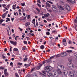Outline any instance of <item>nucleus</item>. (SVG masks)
I'll use <instances>...</instances> for the list:
<instances>
[{
  "instance_id": "obj_1",
  "label": "nucleus",
  "mask_w": 77,
  "mask_h": 77,
  "mask_svg": "<svg viewBox=\"0 0 77 77\" xmlns=\"http://www.w3.org/2000/svg\"><path fill=\"white\" fill-rule=\"evenodd\" d=\"M53 73V76L54 77H58L59 74H62V72L59 69H57V70H54Z\"/></svg>"
},
{
  "instance_id": "obj_2",
  "label": "nucleus",
  "mask_w": 77,
  "mask_h": 77,
  "mask_svg": "<svg viewBox=\"0 0 77 77\" xmlns=\"http://www.w3.org/2000/svg\"><path fill=\"white\" fill-rule=\"evenodd\" d=\"M52 69V67L50 66H47L45 68V72H47L49 71H51Z\"/></svg>"
},
{
  "instance_id": "obj_3",
  "label": "nucleus",
  "mask_w": 77,
  "mask_h": 77,
  "mask_svg": "<svg viewBox=\"0 0 77 77\" xmlns=\"http://www.w3.org/2000/svg\"><path fill=\"white\" fill-rule=\"evenodd\" d=\"M69 68H71V66L72 67V68H74V65L72 64L71 63H68L67 64Z\"/></svg>"
},
{
  "instance_id": "obj_4",
  "label": "nucleus",
  "mask_w": 77,
  "mask_h": 77,
  "mask_svg": "<svg viewBox=\"0 0 77 77\" xmlns=\"http://www.w3.org/2000/svg\"><path fill=\"white\" fill-rule=\"evenodd\" d=\"M4 74L5 76H7L9 75V73L7 72V69H4Z\"/></svg>"
},
{
  "instance_id": "obj_5",
  "label": "nucleus",
  "mask_w": 77,
  "mask_h": 77,
  "mask_svg": "<svg viewBox=\"0 0 77 77\" xmlns=\"http://www.w3.org/2000/svg\"><path fill=\"white\" fill-rule=\"evenodd\" d=\"M47 75L49 77H51L52 76H53V74L51 72H48L47 73Z\"/></svg>"
},
{
  "instance_id": "obj_6",
  "label": "nucleus",
  "mask_w": 77,
  "mask_h": 77,
  "mask_svg": "<svg viewBox=\"0 0 77 77\" xmlns=\"http://www.w3.org/2000/svg\"><path fill=\"white\" fill-rule=\"evenodd\" d=\"M65 7L66 8L67 10L68 11H70V6H69L68 5H65Z\"/></svg>"
},
{
  "instance_id": "obj_7",
  "label": "nucleus",
  "mask_w": 77,
  "mask_h": 77,
  "mask_svg": "<svg viewBox=\"0 0 77 77\" xmlns=\"http://www.w3.org/2000/svg\"><path fill=\"white\" fill-rule=\"evenodd\" d=\"M69 75L70 77H74V73H73L71 71H69Z\"/></svg>"
},
{
  "instance_id": "obj_8",
  "label": "nucleus",
  "mask_w": 77,
  "mask_h": 77,
  "mask_svg": "<svg viewBox=\"0 0 77 77\" xmlns=\"http://www.w3.org/2000/svg\"><path fill=\"white\" fill-rule=\"evenodd\" d=\"M66 55H67L66 53V52H64L61 54V57H64V56H66Z\"/></svg>"
},
{
  "instance_id": "obj_9",
  "label": "nucleus",
  "mask_w": 77,
  "mask_h": 77,
  "mask_svg": "<svg viewBox=\"0 0 77 77\" xmlns=\"http://www.w3.org/2000/svg\"><path fill=\"white\" fill-rule=\"evenodd\" d=\"M63 44L64 46L66 45V41L65 39H63Z\"/></svg>"
},
{
  "instance_id": "obj_10",
  "label": "nucleus",
  "mask_w": 77,
  "mask_h": 77,
  "mask_svg": "<svg viewBox=\"0 0 77 77\" xmlns=\"http://www.w3.org/2000/svg\"><path fill=\"white\" fill-rule=\"evenodd\" d=\"M52 8L53 10L54 11V12H56V11H57V9H56V7L54 5H52Z\"/></svg>"
},
{
  "instance_id": "obj_11",
  "label": "nucleus",
  "mask_w": 77,
  "mask_h": 77,
  "mask_svg": "<svg viewBox=\"0 0 77 77\" xmlns=\"http://www.w3.org/2000/svg\"><path fill=\"white\" fill-rule=\"evenodd\" d=\"M10 42L11 43V44H13V45H15L17 43V42H14L13 41H10Z\"/></svg>"
},
{
  "instance_id": "obj_12",
  "label": "nucleus",
  "mask_w": 77,
  "mask_h": 77,
  "mask_svg": "<svg viewBox=\"0 0 77 77\" xmlns=\"http://www.w3.org/2000/svg\"><path fill=\"white\" fill-rule=\"evenodd\" d=\"M63 72L65 75H67L68 74V72L66 70L63 71Z\"/></svg>"
},
{
  "instance_id": "obj_13",
  "label": "nucleus",
  "mask_w": 77,
  "mask_h": 77,
  "mask_svg": "<svg viewBox=\"0 0 77 77\" xmlns=\"http://www.w3.org/2000/svg\"><path fill=\"white\" fill-rule=\"evenodd\" d=\"M60 67L61 70H63V69H64V66H62V65L61 66L60 65H59L58 66V67Z\"/></svg>"
},
{
  "instance_id": "obj_14",
  "label": "nucleus",
  "mask_w": 77,
  "mask_h": 77,
  "mask_svg": "<svg viewBox=\"0 0 77 77\" xmlns=\"http://www.w3.org/2000/svg\"><path fill=\"white\" fill-rule=\"evenodd\" d=\"M42 66V64H39L38 66H37L36 68L37 69H39Z\"/></svg>"
},
{
  "instance_id": "obj_15",
  "label": "nucleus",
  "mask_w": 77,
  "mask_h": 77,
  "mask_svg": "<svg viewBox=\"0 0 77 77\" xmlns=\"http://www.w3.org/2000/svg\"><path fill=\"white\" fill-rule=\"evenodd\" d=\"M46 8H50V4L48 3V2L46 3Z\"/></svg>"
},
{
  "instance_id": "obj_16",
  "label": "nucleus",
  "mask_w": 77,
  "mask_h": 77,
  "mask_svg": "<svg viewBox=\"0 0 77 77\" xmlns=\"http://www.w3.org/2000/svg\"><path fill=\"white\" fill-rule=\"evenodd\" d=\"M66 52H67L69 54V53H72V51L71 50H68L66 51Z\"/></svg>"
},
{
  "instance_id": "obj_17",
  "label": "nucleus",
  "mask_w": 77,
  "mask_h": 77,
  "mask_svg": "<svg viewBox=\"0 0 77 77\" xmlns=\"http://www.w3.org/2000/svg\"><path fill=\"white\" fill-rule=\"evenodd\" d=\"M49 15H50V14H49V13H47V14H44V17H46L47 18H48V16H49Z\"/></svg>"
},
{
  "instance_id": "obj_18",
  "label": "nucleus",
  "mask_w": 77,
  "mask_h": 77,
  "mask_svg": "<svg viewBox=\"0 0 77 77\" xmlns=\"http://www.w3.org/2000/svg\"><path fill=\"white\" fill-rule=\"evenodd\" d=\"M27 60V55H26L25 56V58L23 60L24 62H26V61Z\"/></svg>"
},
{
  "instance_id": "obj_19",
  "label": "nucleus",
  "mask_w": 77,
  "mask_h": 77,
  "mask_svg": "<svg viewBox=\"0 0 77 77\" xmlns=\"http://www.w3.org/2000/svg\"><path fill=\"white\" fill-rule=\"evenodd\" d=\"M6 14H5L4 13V14H3L2 16V18H3V19H4V18H5L6 17Z\"/></svg>"
},
{
  "instance_id": "obj_20",
  "label": "nucleus",
  "mask_w": 77,
  "mask_h": 77,
  "mask_svg": "<svg viewBox=\"0 0 77 77\" xmlns=\"http://www.w3.org/2000/svg\"><path fill=\"white\" fill-rule=\"evenodd\" d=\"M30 25V23L29 22H27L26 23L25 25V26H26V27H27L28 26H29Z\"/></svg>"
},
{
  "instance_id": "obj_21",
  "label": "nucleus",
  "mask_w": 77,
  "mask_h": 77,
  "mask_svg": "<svg viewBox=\"0 0 77 77\" xmlns=\"http://www.w3.org/2000/svg\"><path fill=\"white\" fill-rule=\"evenodd\" d=\"M70 2L71 3H75V0H70Z\"/></svg>"
},
{
  "instance_id": "obj_22",
  "label": "nucleus",
  "mask_w": 77,
  "mask_h": 77,
  "mask_svg": "<svg viewBox=\"0 0 77 77\" xmlns=\"http://www.w3.org/2000/svg\"><path fill=\"white\" fill-rule=\"evenodd\" d=\"M40 48L41 49H44L45 48L44 46L43 45H42L40 47Z\"/></svg>"
},
{
  "instance_id": "obj_23",
  "label": "nucleus",
  "mask_w": 77,
  "mask_h": 77,
  "mask_svg": "<svg viewBox=\"0 0 77 77\" xmlns=\"http://www.w3.org/2000/svg\"><path fill=\"white\" fill-rule=\"evenodd\" d=\"M18 50L17 48H14L13 49V51H18Z\"/></svg>"
},
{
  "instance_id": "obj_24",
  "label": "nucleus",
  "mask_w": 77,
  "mask_h": 77,
  "mask_svg": "<svg viewBox=\"0 0 77 77\" xmlns=\"http://www.w3.org/2000/svg\"><path fill=\"white\" fill-rule=\"evenodd\" d=\"M32 21H33L34 23L33 22H32V23L34 24V25H35V19H34L32 20Z\"/></svg>"
},
{
  "instance_id": "obj_25",
  "label": "nucleus",
  "mask_w": 77,
  "mask_h": 77,
  "mask_svg": "<svg viewBox=\"0 0 77 77\" xmlns=\"http://www.w3.org/2000/svg\"><path fill=\"white\" fill-rule=\"evenodd\" d=\"M0 69H5V67L3 66H1L0 67Z\"/></svg>"
},
{
  "instance_id": "obj_26",
  "label": "nucleus",
  "mask_w": 77,
  "mask_h": 77,
  "mask_svg": "<svg viewBox=\"0 0 77 77\" xmlns=\"http://www.w3.org/2000/svg\"><path fill=\"white\" fill-rule=\"evenodd\" d=\"M15 77H19V75L17 73H16L15 74Z\"/></svg>"
},
{
  "instance_id": "obj_27",
  "label": "nucleus",
  "mask_w": 77,
  "mask_h": 77,
  "mask_svg": "<svg viewBox=\"0 0 77 77\" xmlns=\"http://www.w3.org/2000/svg\"><path fill=\"white\" fill-rule=\"evenodd\" d=\"M4 21L3 20V19H1V20H0V24H1L2 23H3V22Z\"/></svg>"
},
{
  "instance_id": "obj_28",
  "label": "nucleus",
  "mask_w": 77,
  "mask_h": 77,
  "mask_svg": "<svg viewBox=\"0 0 77 77\" xmlns=\"http://www.w3.org/2000/svg\"><path fill=\"white\" fill-rule=\"evenodd\" d=\"M18 65H20V66H21V65H23V63H18Z\"/></svg>"
},
{
  "instance_id": "obj_29",
  "label": "nucleus",
  "mask_w": 77,
  "mask_h": 77,
  "mask_svg": "<svg viewBox=\"0 0 77 77\" xmlns=\"http://www.w3.org/2000/svg\"><path fill=\"white\" fill-rule=\"evenodd\" d=\"M10 65L11 66H12V67H13V63L11 62L10 63Z\"/></svg>"
},
{
  "instance_id": "obj_30",
  "label": "nucleus",
  "mask_w": 77,
  "mask_h": 77,
  "mask_svg": "<svg viewBox=\"0 0 77 77\" xmlns=\"http://www.w3.org/2000/svg\"><path fill=\"white\" fill-rule=\"evenodd\" d=\"M23 43L24 44H27V42H26V41H23Z\"/></svg>"
},
{
  "instance_id": "obj_31",
  "label": "nucleus",
  "mask_w": 77,
  "mask_h": 77,
  "mask_svg": "<svg viewBox=\"0 0 77 77\" xmlns=\"http://www.w3.org/2000/svg\"><path fill=\"white\" fill-rule=\"evenodd\" d=\"M47 2H48V3H51V4H53V2H51V1H47Z\"/></svg>"
},
{
  "instance_id": "obj_32",
  "label": "nucleus",
  "mask_w": 77,
  "mask_h": 77,
  "mask_svg": "<svg viewBox=\"0 0 77 77\" xmlns=\"http://www.w3.org/2000/svg\"><path fill=\"white\" fill-rule=\"evenodd\" d=\"M46 33L47 35H50V32H46Z\"/></svg>"
},
{
  "instance_id": "obj_33",
  "label": "nucleus",
  "mask_w": 77,
  "mask_h": 77,
  "mask_svg": "<svg viewBox=\"0 0 77 77\" xmlns=\"http://www.w3.org/2000/svg\"><path fill=\"white\" fill-rule=\"evenodd\" d=\"M30 15H28L27 16V19H30Z\"/></svg>"
},
{
  "instance_id": "obj_34",
  "label": "nucleus",
  "mask_w": 77,
  "mask_h": 77,
  "mask_svg": "<svg viewBox=\"0 0 77 77\" xmlns=\"http://www.w3.org/2000/svg\"><path fill=\"white\" fill-rule=\"evenodd\" d=\"M21 5L22 6H25V2L22 4Z\"/></svg>"
},
{
  "instance_id": "obj_35",
  "label": "nucleus",
  "mask_w": 77,
  "mask_h": 77,
  "mask_svg": "<svg viewBox=\"0 0 77 77\" xmlns=\"http://www.w3.org/2000/svg\"><path fill=\"white\" fill-rule=\"evenodd\" d=\"M51 61V60H47V63H49V62H50Z\"/></svg>"
},
{
  "instance_id": "obj_36",
  "label": "nucleus",
  "mask_w": 77,
  "mask_h": 77,
  "mask_svg": "<svg viewBox=\"0 0 77 77\" xmlns=\"http://www.w3.org/2000/svg\"><path fill=\"white\" fill-rule=\"evenodd\" d=\"M22 11L23 12H24V8L23 7L22 8Z\"/></svg>"
},
{
  "instance_id": "obj_37",
  "label": "nucleus",
  "mask_w": 77,
  "mask_h": 77,
  "mask_svg": "<svg viewBox=\"0 0 77 77\" xmlns=\"http://www.w3.org/2000/svg\"><path fill=\"white\" fill-rule=\"evenodd\" d=\"M7 32H8V36H10V34H9V30H7Z\"/></svg>"
},
{
  "instance_id": "obj_38",
  "label": "nucleus",
  "mask_w": 77,
  "mask_h": 77,
  "mask_svg": "<svg viewBox=\"0 0 77 77\" xmlns=\"http://www.w3.org/2000/svg\"><path fill=\"white\" fill-rule=\"evenodd\" d=\"M75 59H76V60H77V54L75 56Z\"/></svg>"
},
{
  "instance_id": "obj_39",
  "label": "nucleus",
  "mask_w": 77,
  "mask_h": 77,
  "mask_svg": "<svg viewBox=\"0 0 77 77\" xmlns=\"http://www.w3.org/2000/svg\"><path fill=\"white\" fill-rule=\"evenodd\" d=\"M47 10L49 12H51V10L49 9L48 8H47Z\"/></svg>"
},
{
  "instance_id": "obj_40",
  "label": "nucleus",
  "mask_w": 77,
  "mask_h": 77,
  "mask_svg": "<svg viewBox=\"0 0 77 77\" xmlns=\"http://www.w3.org/2000/svg\"><path fill=\"white\" fill-rule=\"evenodd\" d=\"M36 9L38 12H40V10H39V9H38V8H36Z\"/></svg>"
},
{
  "instance_id": "obj_41",
  "label": "nucleus",
  "mask_w": 77,
  "mask_h": 77,
  "mask_svg": "<svg viewBox=\"0 0 77 77\" xmlns=\"http://www.w3.org/2000/svg\"><path fill=\"white\" fill-rule=\"evenodd\" d=\"M47 20L48 21H50L51 20L50 19L48 18L47 19Z\"/></svg>"
},
{
  "instance_id": "obj_42",
  "label": "nucleus",
  "mask_w": 77,
  "mask_h": 77,
  "mask_svg": "<svg viewBox=\"0 0 77 77\" xmlns=\"http://www.w3.org/2000/svg\"><path fill=\"white\" fill-rule=\"evenodd\" d=\"M2 57L3 59H5V55H2Z\"/></svg>"
},
{
  "instance_id": "obj_43",
  "label": "nucleus",
  "mask_w": 77,
  "mask_h": 77,
  "mask_svg": "<svg viewBox=\"0 0 77 77\" xmlns=\"http://www.w3.org/2000/svg\"><path fill=\"white\" fill-rule=\"evenodd\" d=\"M2 6L3 8H5V7H6V5L5 4H3Z\"/></svg>"
},
{
  "instance_id": "obj_44",
  "label": "nucleus",
  "mask_w": 77,
  "mask_h": 77,
  "mask_svg": "<svg viewBox=\"0 0 77 77\" xmlns=\"http://www.w3.org/2000/svg\"><path fill=\"white\" fill-rule=\"evenodd\" d=\"M6 19V20H7L9 21H10V18H7Z\"/></svg>"
},
{
  "instance_id": "obj_45",
  "label": "nucleus",
  "mask_w": 77,
  "mask_h": 77,
  "mask_svg": "<svg viewBox=\"0 0 77 77\" xmlns=\"http://www.w3.org/2000/svg\"><path fill=\"white\" fill-rule=\"evenodd\" d=\"M37 2H38L39 3H41V1H40V0H38Z\"/></svg>"
},
{
  "instance_id": "obj_46",
  "label": "nucleus",
  "mask_w": 77,
  "mask_h": 77,
  "mask_svg": "<svg viewBox=\"0 0 77 77\" xmlns=\"http://www.w3.org/2000/svg\"><path fill=\"white\" fill-rule=\"evenodd\" d=\"M43 65H44V64H45V61H43Z\"/></svg>"
},
{
  "instance_id": "obj_47",
  "label": "nucleus",
  "mask_w": 77,
  "mask_h": 77,
  "mask_svg": "<svg viewBox=\"0 0 77 77\" xmlns=\"http://www.w3.org/2000/svg\"><path fill=\"white\" fill-rule=\"evenodd\" d=\"M61 8L62 7L61 6H58V8H59V9H61Z\"/></svg>"
},
{
  "instance_id": "obj_48",
  "label": "nucleus",
  "mask_w": 77,
  "mask_h": 77,
  "mask_svg": "<svg viewBox=\"0 0 77 77\" xmlns=\"http://www.w3.org/2000/svg\"><path fill=\"white\" fill-rule=\"evenodd\" d=\"M36 25L37 26H38V25H39V24H38V22L36 23Z\"/></svg>"
},
{
  "instance_id": "obj_49",
  "label": "nucleus",
  "mask_w": 77,
  "mask_h": 77,
  "mask_svg": "<svg viewBox=\"0 0 77 77\" xmlns=\"http://www.w3.org/2000/svg\"><path fill=\"white\" fill-rule=\"evenodd\" d=\"M34 70H35V68H33L32 69L31 71V72H32V71H33Z\"/></svg>"
},
{
  "instance_id": "obj_50",
  "label": "nucleus",
  "mask_w": 77,
  "mask_h": 77,
  "mask_svg": "<svg viewBox=\"0 0 77 77\" xmlns=\"http://www.w3.org/2000/svg\"><path fill=\"white\" fill-rule=\"evenodd\" d=\"M69 44H71V41L69 40Z\"/></svg>"
},
{
  "instance_id": "obj_51",
  "label": "nucleus",
  "mask_w": 77,
  "mask_h": 77,
  "mask_svg": "<svg viewBox=\"0 0 77 77\" xmlns=\"http://www.w3.org/2000/svg\"><path fill=\"white\" fill-rule=\"evenodd\" d=\"M37 5H38V7H41V5L39 4H38V3H37Z\"/></svg>"
},
{
  "instance_id": "obj_52",
  "label": "nucleus",
  "mask_w": 77,
  "mask_h": 77,
  "mask_svg": "<svg viewBox=\"0 0 77 77\" xmlns=\"http://www.w3.org/2000/svg\"><path fill=\"white\" fill-rule=\"evenodd\" d=\"M60 9H61V10H63V11H64V8L62 7H61Z\"/></svg>"
},
{
  "instance_id": "obj_53",
  "label": "nucleus",
  "mask_w": 77,
  "mask_h": 77,
  "mask_svg": "<svg viewBox=\"0 0 77 77\" xmlns=\"http://www.w3.org/2000/svg\"><path fill=\"white\" fill-rule=\"evenodd\" d=\"M10 7V5H7V8H9V7Z\"/></svg>"
},
{
  "instance_id": "obj_54",
  "label": "nucleus",
  "mask_w": 77,
  "mask_h": 77,
  "mask_svg": "<svg viewBox=\"0 0 77 77\" xmlns=\"http://www.w3.org/2000/svg\"><path fill=\"white\" fill-rule=\"evenodd\" d=\"M23 16H26V13H23Z\"/></svg>"
},
{
  "instance_id": "obj_55",
  "label": "nucleus",
  "mask_w": 77,
  "mask_h": 77,
  "mask_svg": "<svg viewBox=\"0 0 77 77\" xmlns=\"http://www.w3.org/2000/svg\"><path fill=\"white\" fill-rule=\"evenodd\" d=\"M22 50H25V48H24V47H23L22 48Z\"/></svg>"
},
{
  "instance_id": "obj_56",
  "label": "nucleus",
  "mask_w": 77,
  "mask_h": 77,
  "mask_svg": "<svg viewBox=\"0 0 77 77\" xmlns=\"http://www.w3.org/2000/svg\"><path fill=\"white\" fill-rule=\"evenodd\" d=\"M2 26H5V24H4V23H2Z\"/></svg>"
},
{
  "instance_id": "obj_57",
  "label": "nucleus",
  "mask_w": 77,
  "mask_h": 77,
  "mask_svg": "<svg viewBox=\"0 0 77 77\" xmlns=\"http://www.w3.org/2000/svg\"><path fill=\"white\" fill-rule=\"evenodd\" d=\"M55 32H56V31H55V30L52 31V32L53 33H55Z\"/></svg>"
},
{
  "instance_id": "obj_58",
  "label": "nucleus",
  "mask_w": 77,
  "mask_h": 77,
  "mask_svg": "<svg viewBox=\"0 0 77 77\" xmlns=\"http://www.w3.org/2000/svg\"><path fill=\"white\" fill-rule=\"evenodd\" d=\"M18 37H19V36H16V37H15V39L17 40V38H18Z\"/></svg>"
},
{
  "instance_id": "obj_59",
  "label": "nucleus",
  "mask_w": 77,
  "mask_h": 77,
  "mask_svg": "<svg viewBox=\"0 0 77 77\" xmlns=\"http://www.w3.org/2000/svg\"><path fill=\"white\" fill-rule=\"evenodd\" d=\"M12 47H11L10 48V51H12Z\"/></svg>"
},
{
  "instance_id": "obj_60",
  "label": "nucleus",
  "mask_w": 77,
  "mask_h": 77,
  "mask_svg": "<svg viewBox=\"0 0 77 77\" xmlns=\"http://www.w3.org/2000/svg\"><path fill=\"white\" fill-rule=\"evenodd\" d=\"M11 31H12V33H14V29H11Z\"/></svg>"
},
{
  "instance_id": "obj_61",
  "label": "nucleus",
  "mask_w": 77,
  "mask_h": 77,
  "mask_svg": "<svg viewBox=\"0 0 77 77\" xmlns=\"http://www.w3.org/2000/svg\"><path fill=\"white\" fill-rule=\"evenodd\" d=\"M70 48H72V49H74V48L72 47H70Z\"/></svg>"
},
{
  "instance_id": "obj_62",
  "label": "nucleus",
  "mask_w": 77,
  "mask_h": 77,
  "mask_svg": "<svg viewBox=\"0 0 77 77\" xmlns=\"http://www.w3.org/2000/svg\"><path fill=\"white\" fill-rule=\"evenodd\" d=\"M74 22L75 23H77V20L75 19L74 20Z\"/></svg>"
},
{
  "instance_id": "obj_63",
  "label": "nucleus",
  "mask_w": 77,
  "mask_h": 77,
  "mask_svg": "<svg viewBox=\"0 0 77 77\" xmlns=\"http://www.w3.org/2000/svg\"><path fill=\"white\" fill-rule=\"evenodd\" d=\"M20 7L19 6H17V7H16V8L17 9H19L20 8Z\"/></svg>"
},
{
  "instance_id": "obj_64",
  "label": "nucleus",
  "mask_w": 77,
  "mask_h": 77,
  "mask_svg": "<svg viewBox=\"0 0 77 77\" xmlns=\"http://www.w3.org/2000/svg\"><path fill=\"white\" fill-rule=\"evenodd\" d=\"M14 58H11V60H14Z\"/></svg>"
}]
</instances>
